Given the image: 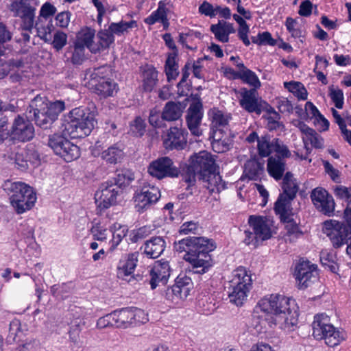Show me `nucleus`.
I'll use <instances>...</instances> for the list:
<instances>
[{
    "label": "nucleus",
    "mask_w": 351,
    "mask_h": 351,
    "mask_svg": "<svg viewBox=\"0 0 351 351\" xmlns=\"http://www.w3.org/2000/svg\"><path fill=\"white\" fill-rule=\"evenodd\" d=\"M298 307L294 300L280 294H271L262 298L253 313V319L261 328L278 325L285 331H292L298 322Z\"/></svg>",
    "instance_id": "f257e3e1"
},
{
    "label": "nucleus",
    "mask_w": 351,
    "mask_h": 351,
    "mask_svg": "<svg viewBox=\"0 0 351 351\" xmlns=\"http://www.w3.org/2000/svg\"><path fill=\"white\" fill-rule=\"evenodd\" d=\"M97 123L89 109L79 107L71 110L62 119V128L65 135L72 138L88 136Z\"/></svg>",
    "instance_id": "f03ea898"
},
{
    "label": "nucleus",
    "mask_w": 351,
    "mask_h": 351,
    "mask_svg": "<svg viewBox=\"0 0 351 351\" xmlns=\"http://www.w3.org/2000/svg\"><path fill=\"white\" fill-rule=\"evenodd\" d=\"M2 188L10 195V204L17 214L24 213L35 205L36 193L29 185L8 180L3 184Z\"/></svg>",
    "instance_id": "7ed1b4c3"
},
{
    "label": "nucleus",
    "mask_w": 351,
    "mask_h": 351,
    "mask_svg": "<svg viewBox=\"0 0 351 351\" xmlns=\"http://www.w3.org/2000/svg\"><path fill=\"white\" fill-rule=\"evenodd\" d=\"M343 219L344 222L330 220L324 223V232L335 248L343 245L348 237H351V206L344 209Z\"/></svg>",
    "instance_id": "20e7f679"
},
{
    "label": "nucleus",
    "mask_w": 351,
    "mask_h": 351,
    "mask_svg": "<svg viewBox=\"0 0 351 351\" xmlns=\"http://www.w3.org/2000/svg\"><path fill=\"white\" fill-rule=\"evenodd\" d=\"M252 282L251 276L245 268L239 267L234 270L228 287L230 301L237 306H241L252 287Z\"/></svg>",
    "instance_id": "39448f33"
},
{
    "label": "nucleus",
    "mask_w": 351,
    "mask_h": 351,
    "mask_svg": "<svg viewBox=\"0 0 351 351\" xmlns=\"http://www.w3.org/2000/svg\"><path fill=\"white\" fill-rule=\"evenodd\" d=\"M313 335L316 339H324L329 347L339 345L345 339V333L330 324L329 317L324 314L317 315L313 322Z\"/></svg>",
    "instance_id": "423d86ee"
},
{
    "label": "nucleus",
    "mask_w": 351,
    "mask_h": 351,
    "mask_svg": "<svg viewBox=\"0 0 351 351\" xmlns=\"http://www.w3.org/2000/svg\"><path fill=\"white\" fill-rule=\"evenodd\" d=\"M186 176H219V167L215 159L207 152L192 156L186 165Z\"/></svg>",
    "instance_id": "0eeeda50"
},
{
    "label": "nucleus",
    "mask_w": 351,
    "mask_h": 351,
    "mask_svg": "<svg viewBox=\"0 0 351 351\" xmlns=\"http://www.w3.org/2000/svg\"><path fill=\"white\" fill-rule=\"evenodd\" d=\"M274 209L276 214L280 215L281 221L285 223L287 230L285 236V241L289 243L295 242L303 234V232L293 219V214L289 202L281 197L276 201Z\"/></svg>",
    "instance_id": "6e6552de"
},
{
    "label": "nucleus",
    "mask_w": 351,
    "mask_h": 351,
    "mask_svg": "<svg viewBox=\"0 0 351 351\" xmlns=\"http://www.w3.org/2000/svg\"><path fill=\"white\" fill-rule=\"evenodd\" d=\"M48 145L56 155L66 162H71L80 156V148L60 134H54L49 136Z\"/></svg>",
    "instance_id": "1a4fd4ad"
},
{
    "label": "nucleus",
    "mask_w": 351,
    "mask_h": 351,
    "mask_svg": "<svg viewBox=\"0 0 351 351\" xmlns=\"http://www.w3.org/2000/svg\"><path fill=\"white\" fill-rule=\"evenodd\" d=\"M141 190L134 196L135 208L138 213H143L156 204L160 197L159 189L150 183L141 182Z\"/></svg>",
    "instance_id": "9d476101"
},
{
    "label": "nucleus",
    "mask_w": 351,
    "mask_h": 351,
    "mask_svg": "<svg viewBox=\"0 0 351 351\" xmlns=\"http://www.w3.org/2000/svg\"><path fill=\"white\" fill-rule=\"evenodd\" d=\"M203 114L201 99L198 95H195L194 100L187 110L186 116L187 127L191 134L195 136L199 137L202 135V130L200 128V125Z\"/></svg>",
    "instance_id": "9b49d317"
},
{
    "label": "nucleus",
    "mask_w": 351,
    "mask_h": 351,
    "mask_svg": "<svg viewBox=\"0 0 351 351\" xmlns=\"http://www.w3.org/2000/svg\"><path fill=\"white\" fill-rule=\"evenodd\" d=\"M34 136V128L29 121L27 114L26 117L18 115L14 120L11 130L10 136L19 141H30Z\"/></svg>",
    "instance_id": "f8f14e48"
},
{
    "label": "nucleus",
    "mask_w": 351,
    "mask_h": 351,
    "mask_svg": "<svg viewBox=\"0 0 351 351\" xmlns=\"http://www.w3.org/2000/svg\"><path fill=\"white\" fill-rule=\"evenodd\" d=\"M311 199L318 211L329 217L333 215L335 203L326 189L322 187L314 189L311 193Z\"/></svg>",
    "instance_id": "ddd939ff"
},
{
    "label": "nucleus",
    "mask_w": 351,
    "mask_h": 351,
    "mask_svg": "<svg viewBox=\"0 0 351 351\" xmlns=\"http://www.w3.org/2000/svg\"><path fill=\"white\" fill-rule=\"evenodd\" d=\"M295 278L298 282L299 289H306L318 280L317 266L308 261L300 262L295 269Z\"/></svg>",
    "instance_id": "4468645a"
},
{
    "label": "nucleus",
    "mask_w": 351,
    "mask_h": 351,
    "mask_svg": "<svg viewBox=\"0 0 351 351\" xmlns=\"http://www.w3.org/2000/svg\"><path fill=\"white\" fill-rule=\"evenodd\" d=\"M26 114L28 118L34 119L35 123L40 128L47 130L53 124L52 119L42 107V97H36L27 109Z\"/></svg>",
    "instance_id": "2eb2a0df"
},
{
    "label": "nucleus",
    "mask_w": 351,
    "mask_h": 351,
    "mask_svg": "<svg viewBox=\"0 0 351 351\" xmlns=\"http://www.w3.org/2000/svg\"><path fill=\"white\" fill-rule=\"evenodd\" d=\"M149 176H179L180 171L168 156L159 157L152 161L147 168Z\"/></svg>",
    "instance_id": "dca6fc26"
},
{
    "label": "nucleus",
    "mask_w": 351,
    "mask_h": 351,
    "mask_svg": "<svg viewBox=\"0 0 351 351\" xmlns=\"http://www.w3.org/2000/svg\"><path fill=\"white\" fill-rule=\"evenodd\" d=\"M241 99L239 101L241 106L248 112H255L261 114L266 106V102L258 98L255 89L247 90L243 88L241 92Z\"/></svg>",
    "instance_id": "f3484780"
},
{
    "label": "nucleus",
    "mask_w": 351,
    "mask_h": 351,
    "mask_svg": "<svg viewBox=\"0 0 351 351\" xmlns=\"http://www.w3.org/2000/svg\"><path fill=\"white\" fill-rule=\"evenodd\" d=\"M110 67L105 66L95 70L92 75L91 84L95 92L102 98L110 95Z\"/></svg>",
    "instance_id": "a211bd4d"
},
{
    "label": "nucleus",
    "mask_w": 351,
    "mask_h": 351,
    "mask_svg": "<svg viewBox=\"0 0 351 351\" xmlns=\"http://www.w3.org/2000/svg\"><path fill=\"white\" fill-rule=\"evenodd\" d=\"M187 132L178 127H171L162 136L163 145L167 149L181 150L186 145Z\"/></svg>",
    "instance_id": "6ab92c4d"
},
{
    "label": "nucleus",
    "mask_w": 351,
    "mask_h": 351,
    "mask_svg": "<svg viewBox=\"0 0 351 351\" xmlns=\"http://www.w3.org/2000/svg\"><path fill=\"white\" fill-rule=\"evenodd\" d=\"M248 223L261 242L271 237V221L266 217L251 215Z\"/></svg>",
    "instance_id": "aec40b11"
},
{
    "label": "nucleus",
    "mask_w": 351,
    "mask_h": 351,
    "mask_svg": "<svg viewBox=\"0 0 351 351\" xmlns=\"http://www.w3.org/2000/svg\"><path fill=\"white\" fill-rule=\"evenodd\" d=\"M170 273L171 268L168 261L160 260L155 262L149 271L152 289H156L160 283L165 285L167 282Z\"/></svg>",
    "instance_id": "412c9836"
},
{
    "label": "nucleus",
    "mask_w": 351,
    "mask_h": 351,
    "mask_svg": "<svg viewBox=\"0 0 351 351\" xmlns=\"http://www.w3.org/2000/svg\"><path fill=\"white\" fill-rule=\"evenodd\" d=\"M184 258L191 263L193 272L198 274L206 273L214 264L211 255L207 252L191 253L189 256H184Z\"/></svg>",
    "instance_id": "4be33fe9"
},
{
    "label": "nucleus",
    "mask_w": 351,
    "mask_h": 351,
    "mask_svg": "<svg viewBox=\"0 0 351 351\" xmlns=\"http://www.w3.org/2000/svg\"><path fill=\"white\" fill-rule=\"evenodd\" d=\"M138 252L128 254L127 258L120 261L117 267V277L128 282L134 280L132 275L138 262Z\"/></svg>",
    "instance_id": "5701e85b"
},
{
    "label": "nucleus",
    "mask_w": 351,
    "mask_h": 351,
    "mask_svg": "<svg viewBox=\"0 0 351 351\" xmlns=\"http://www.w3.org/2000/svg\"><path fill=\"white\" fill-rule=\"evenodd\" d=\"M210 30L215 35V38L221 43H228L230 34L235 32L233 24L223 20H219L217 24L211 25Z\"/></svg>",
    "instance_id": "b1692460"
},
{
    "label": "nucleus",
    "mask_w": 351,
    "mask_h": 351,
    "mask_svg": "<svg viewBox=\"0 0 351 351\" xmlns=\"http://www.w3.org/2000/svg\"><path fill=\"white\" fill-rule=\"evenodd\" d=\"M165 245L166 243L162 237H153L145 241L143 247V252L150 258H156L164 252Z\"/></svg>",
    "instance_id": "393cba45"
},
{
    "label": "nucleus",
    "mask_w": 351,
    "mask_h": 351,
    "mask_svg": "<svg viewBox=\"0 0 351 351\" xmlns=\"http://www.w3.org/2000/svg\"><path fill=\"white\" fill-rule=\"evenodd\" d=\"M95 31L90 27L82 29L77 35L74 43L88 48L91 52L97 53L99 51V47H96L93 43Z\"/></svg>",
    "instance_id": "a878e982"
},
{
    "label": "nucleus",
    "mask_w": 351,
    "mask_h": 351,
    "mask_svg": "<svg viewBox=\"0 0 351 351\" xmlns=\"http://www.w3.org/2000/svg\"><path fill=\"white\" fill-rule=\"evenodd\" d=\"M276 180L283 178L282 182V189L284 194H282L278 197H282L289 202L291 206L290 201L292 200L296 195L299 186L296 179L294 177H274Z\"/></svg>",
    "instance_id": "bb28decb"
},
{
    "label": "nucleus",
    "mask_w": 351,
    "mask_h": 351,
    "mask_svg": "<svg viewBox=\"0 0 351 351\" xmlns=\"http://www.w3.org/2000/svg\"><path fill=\"white\" fill-rule=\"evenodd\" d=\"M35 12L36 8H34L32 10L21 18V27L24 30L31 32L32 29L35 27L38 29V33L42 34L41 36L47 38V35H50L51 29L49 27H47V28H43V30L40 29L38 24L34 23Z\"/></svg>",
    "instance_id": "cd10ccee"
},
{
    "label": "nucleus",
    "mask_w": 351,
    "mask_h": 351,
    "mask_svg": "<svg viewBox=\"0 0 351 351\" xmlns=\"http://www.w3.org/2000/svg\"><path fill=\"white\" fill-rule=\"evenodd\" d=\"M95 203L97 206L98 213H102L110 206V189L108 184H102L95 194Z\"/></svg>",
    "instance_id": "c85d7f7f"
},
{
    "label": "nucleus",
    "mask_w": 351,
    "mask_h": 351,
    "mask_svg": "<svg viewBox=\"0 0 351 351\" xmlns=\"http://www.w3.org/2000/svg\"><path fill=\"white\" fill-rule=\"evenodd\" d=\"M208 116L211 120L212 129H223L226 128L230 116L223 113L222 111L217 108H213L209 110Z\"/></svg>",
    "instance_id": "c756f323"
},
{
    "label": "nucleus",
    "mask_w": 351,
    "mask_h": 351,
    "mask_svg": "<svg viewBox=\"0 0 351 351\" xmlns=\"http://www.w3.org/2000/svg\"><path fill=\"white\" fill-rule=\"evenodd\" d=\"M111 319L113 323L111 326L117 328H126L131 326V318L130 317V308H121L111 313Z\"/></svg>",
    "instance_id": "7c9ffc66"
},
{
    "label": "nucleus",
    "mask_w": 351,
    "mask_h": 351,
    "mask_svg": "<svg viewBox=\"0 0 351 351\" xmlns=\"http://www.w3.org/2000/svg\"><path fill=\"white\" fill-rule=\"evenodd\" d=\"M127 178V182H125L126 177H119V179L115 180L117 187L111 189V206L121 204L123 201L122 189L128 185L130 182L134 180V178L132 177Z\"/></svg>",
    "instance_id": "2f4dec72"
},
{
    "label": "nucleus",
    "mask_w": 351,
    "mask_h": 351,
    "mask_svg": "<svg viewBox=\"0 0 351 351\" xmlns=\"http://www.w3.org/2000/svg\"><path fill=\"white\" fill-rule=\"evenodd\" d=\"M285 165L284 159L273 156L269 157L267 165L268 173L270 176H292L290 172H287L284 175Z\"/></svg>",
    "instance_id": "473e14b6"
},
{
    "label": "nucleus",
    "mask_w": 351,
    "mask_h": 351,
    "mask_svg": "<svg viewBox=\"0 0 351 351\" xmlns=\"http://www.w3.org/2000/svg\"><path fill=\"white\" fill-rule=\"evenodd\" d=\"M193 243L194 247L192 248L191 252H199L204 253L213 252L216 248L215 243L211 240L204 237H193Z\"/></svg>",
    "instance_id": "72a5a7b5"
},
{
    "label": "nucleus",
    "mask_w": 351,
    "mask_h": 351,
    "mask_svg": "<svg viewBox=\"0 0 351 351\" xmlns=\"http://www.w3.org/2000/svg\"><path fill=\"white\" fill-rule=\"evenodd\" d=\"M42 107L47 112L48 116L53 123L58 119L59 114L65 109V104L62 101L45 103L44 98L42 97Z\"/></svg>",
    "instance_id": "f704fd0d"
},
{
    "label": "nucleus",
    "mask_w": 351,
    "mask_h": 351,
    "mask_svg": "<svg viewBox=\"0 0 351 351\" xmlns=\"http://www.w3.org/2000/svg\"><path fill=\"white\" fill-rule=\"evenodd\" d=\"M182 110L179 104L174 101L167 102L162 110V118L167 121H173L182 116Z\"/></svg>",
    "instance_id": "c9c22d12"
},
{
    "label": "nucleus",
    "mask_w": 351,
    "mask_h": 351,
    "mask_svg": "<svg viewBox=\"0 0 351 351\" xmlns=\"http://www.w3.org/2000/svg\"><path fill=\"white\" fill-rule=\"evenodd\" d=\"M274 138H271L270 135L265 134L258 139L257 145L258 152L261 157H267L273 152L274 148Z\"/></svg>",
    "instance_id": "e433bc0d"
},
{
    "label": "nucleus",
    "mask_w": 351,
    "mask_h": 351,
    "mask_svg": "<svg viewBox=\"0 0 351 351\" xmlns=\"http://www.w3.org/2000/svg\"><path fill=\"white\" fill-rule=\"evenodd\" d=\"M158 81V71L154 67H149L145 70L143 80V88L145 91H152Z\"/></svg>",
    "instance_id": "4c0bfd02"
},
{
    "label": "nucleus",
    "mask_w": 351,
    "mask_h": 351,
    "mask_svg": "<svg viewBox=\"0 0 351 351\" xmlns=\"http://www.w3.org/2000/svg\"><path fill=\"white\" fill-rule=\"evenodd\" d=\"M34 8H35L31 5L29 0H19L12 2L10 10L13 12L14 16L21 18Z\"/></svg>",
    "instance_id": "58836bf2"
},
{
    "label": "nucleus",
    "mask_w": 351,
    "mask_h": 351,
    "mask_svg": "<svg viewBox=\"0 0 351 351\" xmlns=\"http://www.w3.org/2000/svg\"><path fill=\"white\" fill-rule=\"evenodd\" d=\"M320 261L323 266L328 267L333 273H336L339 269L337 256L332 252H328L327 250H322L320 252Z\"/></svg>",
    "instance_id": "ea45409f"
},
{
    "label": "nucleus",
    "mask_w": 351,
    "mask_h": 351,
    "mask_svg": "<svg viewBox=\"0 0 351 351\" xmlns=\"http://www.w3.org/2000/svg\"><path fill=\"white\" fill-rule=\"evenodd\" d=\"M137 26L135 21L129 22L120 21L119 23H111V43L114 41L112 34L121 36L128 32L129 29L136 27Z\"/></svg>",
    "instance_id": "a19ab883"
},
{
    "label": "nucleus",
    "mask_w": 351,
    "mask_h": 351,
    "mask_svg": "<svg viewBox=\"0 0 351 351\" xmlns=\"http://www.w3.org/2000/svg\"><path fill=\"white\" fill-rule=\"evenodd\" d=\"M235 76L242 80L244 82L253 86L256 90L261 86V82L254 72L251 70H244L242 73H235Z\"/></svg>",
    "instance_id": "79ce46f5"
},
{
    "label": "nucleus",
    "mask_w": 351,
    "mask_h": 351,
    "mask_svg": "<svg viewBox=\"0 0 351 351\" xmlns=\"http://www.w3.org/2000/svg\"><path fill=\"white\" fill-rule=\"evenodd\" d=\"M285 87L295 95L298 99L306 100L307 99V90L304 85L298 82H285Z\"/></svg>",
    "instance_id": "37998d69"
},
{
    "label": "nucleus",
    "mask_w": 351,
    "mask_h": 351,
    "mask_svg": "<svg viewBox=\"0 0 351 351\" xmlns=\"http://www.w3.org/2000/svg\"><path fill=\"white\" fill-rule=\"evenodd\" d=\"M175 56L176 53L173 56L169 55L165 62V73L169 82L176 79L179 74L178 65L176 62Z\"/></svg>",
    "instance_id": "c03bdc74"
},
{
    "label": "nucleus",
    "mask_w": 351,
    "mask_h": 351,
    "mask_svg": "<svg viewBox=\"0 0 351 351\" xmlns=\"http://www.w3.org/2000/svg\"><path fill=\"white\" fill-rule=\"evenodd\" d=\"M85 47L74 43L73 47H70L67 53H71V61L73 64H81L85 59Z\"/></svg>",
    "instance_id": "a18cd8bd"
},
{
    "label": "nucleus",
    "mask_w": 351,
    "mask_h": 351,
    "mask_svg": "<svg viewBox=\"0 0 351 351\" xmlns=\"http://www.w3.org/2000/svg\"><path fill=\"white\" fill-rule=\"evenodd\" d=\"M199 180L207 184L205 186L211 192L215 190L219 192L226 188V183L217 184V182H222V177H199Z\"/></svg>",
    "instance_id": "49530a36"
},
{
    "label": "nucleus",
    "mask_w": 351,
    "mask_h": 351,
    "mask_svg": "<svg viewBox=\"0 0 351 351\" xmlns=\"http://www.w3.org/2000/svg\"><path fill=\"white\" fill-rule=\"evenodd\" d=\"M194 247L193 243V237H186L185 239H183L178 242L174 243V250L179 252H186L184 254V256H189L191 255V250Z\"/></svg>",
    "instance_id": "de8ad7c7"
},
{
    "label": "nucleus",
    "mask_w": 351,
    "mask_h": 351,
    "mask_svg": "<svg viewBox=\"0 0 351 351\" xmlns=\"http://www.w3.org/2000/svg\"><path fill=\"white\" fill-rule=\"evenodd\" d=\"M130 131L136 137L142 136L145 132L146 123L141 117H136L130 124Z\"/></svg>",
    "instance_id": "09e8293b"
},
{
    "label": "nucleus",
    "mask_w": 351,
    "mask_h": 351,
    "mask_svg": "<svg viewBox=\"0 0 351 351\" xmlns=\"http://www.w3.org/2000/svg\"><path fill=\"white\" fill-rule=\"evenodd\" d=\"M167 13L165 4L163 1H160L158 9L153 12L150 16L145 19V23L148 25H154L158 21H160L165 14Z\"/></svg>",
    "instance_id": "8fccbe9b"
},
{
    "label": "nucleus",
    "mask_w": 351,
    "mask_h": 351,
    "mask_svg": "<svg viewBox=\"0 0 351 351\" xmlns=\"http://www.w3.org/2000/svg\"><path fill=\"white\" fill-rule=\"evenodd\" d=\"M130 317L131 318V326L139 325L148 321L147 314L140 308H130Z\"/></svg>",
    "instance_id": "3c124183"
},
{
    "label": "nucleus",
    "mask_w": 351,
    "mask_h": 351,
    "mask_svg": "<svg viewBox=\"0 0 351 351\" xmlns=\"http://www.w3.org/2000/svg\"><path fill=\"white\" fill-rule=\"evenodd\" d=\"M148 121L152 126L160 128L165 125L163 121L165 120L162 118V112H160L157 108H153L149 110Z\"/></svg>",
    "instance_id": "603ef678"
},
{
    "label": "nucleus",
    "mask_w": 351,
    "mask_h": 351,
    "mask_svg": "<svg viewBox=\"0 0 351 351\" xmlns=\"http://www.w3.org/2000/svg\"><path fill=\"white\" fill-rule=\"evenodd\" d=\"M111 232H112L113 245H117L125 237L128 228L126 226L114 223L113 228H111Z\"/></svg>",
    "instance_id": "864d4df0"
},
{
    "label": "nucleus",
    "mask_w": 351,
    "mask_h": 351,
    "mask_svg": "<svg viewBox=\"0 0 351 351\" xmlns=\"http://www.w3.org/2000/svg\"><path fill=\"white\" fill-rule=\"evenodd\" d=\"M274 152L278 154L276 158H288L292 156L288 147L278 138H274Z\"/></svg>",
    "instance_id": "5fc2aeb1"
},
{
    "label": "nucleus",
    "mask_w": 351,
    "mask_h": 351,
    "mask_svg": "<svg viewBox=\"0 0 351 351\" xmlns=\"http://www.w3.org/2000/svg\"><path fill=\"white\" fill-rule=\"evenodd\" d=\"M263 173V168L259 162L248 161L245 164L243 176H260Z\"/></svg>",
    "instance_id": "6e6d98bb"
},
{
    "label": "nucleus",
    "mask_w": 351,
    "mask_h": 351,
    "mask_svg": "<svg viewBox=\"0 0 351 351\" xmlns=\"http://www.w3.org/2000/svg\"><path fill=\"white\" fill-rule=\"evenodd\" d=\"M335 196L344 200L348 205L351 204V188L345 186H335L333 189Z\"/></svg>",
    "instance_id": "4d7b16f0"
},
{
    "label": "nucleus",
    "mask_w": 351,
    "mask_h": 351,
    "mask_svg": "<svg viewBox=\"0 0 351 351\" xmlns=\"http://www.w3.org/2000/svg\"><path fill=\"white\" fill-rule=\"evenodd\" d=\"M285 25L287 30L289 33H291L293 37H304L303 32L298 27V23L295 19H293L291 17H287L285 21Z\"/></svg>",
    "instance_id": "13d9d810"
},
{
    "label": "nucleus",
    "mask_w": 351,
    "mask_h": 351,
    "mask_svg": "<svg viewBox=\"0 0 351 351\" xmlns=\"http://www.w3.org/2000/svg\"><path fill=\"white\" fill-rule=\"evenodd\" d=\"M304 147L308 150L306 141H309L315 148H322L323 147V138L313 130L306 137L302 138Z\"/></svg>",
    "instance_id": "bf43d9fd"
},
{
    "label": "nucleus",
    "mask_w": 351,
    "mask_h": 351,
    "mask_svg": "<svg viewBox=\"0 0 351 351\" xmlns=\"http://www.w3.org/2000/svg\"><path fill=\"white\" fill-rule=\"evenodd\" d=\"M232 141L230 138L226 136L223 139L217 140V141L212 142V147L214 152L217 153H223L229 150L231 146Z\"/></svg>",
    "instance_id": "052dcab7"
},
{
    "label": "nucleus",
    "mask_w": 351,
    "mask_h": 351,
    "mask_svg": "<svg viewBox=\"0 0 351 351\" xmlns=\"http://www.w3.org/2000/svg\"><path fill=\"white\" fill-rule=\"evenodd\" d=\"M110 27L108 29L101 30L97 34V44L95 45L96 47H99V51L106 49L110 46Z\"/></svg>",
    "instance_id": "680f3d73"
},
{
    "label": "nucleus",
    "mask_w": 351,
    "mask_h": 351,
    "mask_svg": "<svg viewBox=\"0 0 351 351\" xmlns=\"http://www.w3.org/2000/svg\"><path fill=\"white\" fill-rule=\"evenodd\" d=\"M11 38V32L7 29L4 23H0V56L4 54L5 50L4 44L10 41Z\"/></svg>",
    "instance_id": "e2e57ef3"
},
{
    "label": "nucleus",
    "mask_w": 351,
    "mask_h": 351,
    "mask_svg": "<svg viewBox=\"0 0 351 351\" xmlns=\"http://www.w3.org/2000/svg\"><path fill=\"white\" fill-rule=\"evenodd\" d=\"M329 95L332 101L335 103L336 108L341 109L343 106V93L342 90L335 89L333 86L329 88Z\"/></svg>",
    "instance_id": "0e129e2a"
},
{
    "label": "nucleus",
    "mask_w": 351,
    "mask_h": 351,
    "mask_svg": "<svg viewBox=\"0 0 351 351\" xmlns=\"http://www.w3.org/2000/svg\"><path fill=\"white\" fill-rule=\"evenodd\" d=\"M90 231L95 240L104 241L107 239V229L104 228L99 223L93 225Z\"/></svg>",
    "instance_id": "69168bd1"
},
{
    "label": "nucleus",
    "mask_w": 351,
    "mask_h": 351,
    "mask_svg": "<svg viewBox=\"0 0 351 351\" xmlns=\"http://www.w3.org/2000/svg\"><path fill=\"white\" fill-rule=\"evenodd\" d=\"M66 43L67 36L65 33L58 31L54 34L52 45L57 51L62 49Z\"/></svg>",
    "instance_id": "338daca9"
},
{
    "label": "nucleus",
    "mask_w": 351,
    "mask_h": 351,
    "mask_svg": "<svg viewBox=\"0 0 351 351\" xmlns=\"http://www.w3.org/2000/svg\"><path fill=\"white\" fill-rule=\"evenodd\" d=\"M23 330L20 320L18 319H14L10 324L8 338L12 341H15L16 337L23 331Z\"/></svg>",
    "instance_id": "774afa93"
}]
</instances>
